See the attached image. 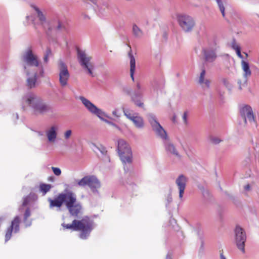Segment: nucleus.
I'll list each match as a JSON object with an SVG mask.
<instances>
[{
  "mask_svg": "<svg viewBox=\"0 0 259 259\" xmlns=\"http://www.w3.org/2000/svg\"><path fill=\"white\" fill-rule=\"evenodd\" d=\"M236 54H237V56L240 58L242 59L243 58V56L242 55V54L241 53V49H240V48H236Z\"/></svg>",
  "mask_w": 259,
  "mask_h": 259,
  "instance_id": "obj_38",
  "label": "nucleus"
},
{
  "mask_svg": "<svg viewBox=\"0 0 259 259\" xmlns=\"http://www.w3.org/2000/svg\"><path fill=\"white\" fill-rule=\"evenodd\" d=\"M220 259H226L223 252L220 254Z\"/></svg>",
  "mask_w": 259,
  "mask_h": 259,
  "instance_id": "obj_50",
  "label": "nucleus"
},
{
  "mask_svg": "<svg viewBox=\"0 0 259 259\" xmlns=\"http://www.w3.org/2000/svg\"><path fill=\"white\" fill-rule=\"evenodd\" d=\"M178 21L181 28L185 32H191L195 24L193 18L186 15H179L178 16Z\"/></svg>",
  "mask_w": 259,
  "mask_h": 259,
  "instance_id": "obj_12",
  "label": "nucleus"
},
{
  "mask_svg": "<svg viewBox=\"0 0 259 259\" xmlns=\"http://www.w3.org/2000/svg\"><path fill=\"white\" fill-rule=\"evenodd\" d=\"M72 135V131L68 130L64 133V138L65 140H68Z\"/></svg>",
  "mask_w": 259,
  "mask_h": 259,
  "instance_id": "obj_35",
  "label": "nucleus"
},
{
  "mask_svg": "<svg viewBox=\"0 0 259 259\" xmlns=\"http://www.w3.org/2000/svg\"><path fill=\"white\" fill-rule=\"evenodd\" d=\"M52 27L50 26L48 30H46V34L48 36L51 37L52 35Z\"/></svg>",
  "mask_w": 259,
  "mask_h": 259,
  "instance_id": "obj_42",
  "label": "nucleus"
},
{
  "mask_svg": "<svg viewBox=\"0 0 259 259\" xmlns=\"http://www.w3.org/2000/svg\"><path fill=\"white\" fill-rule=\"evenodd\" d=\"M175 118H176V116H174L173 117V118H172V120H173V121H175Z\"/></svg>",
  "mask_w": 259,
  "mask_h": 259,
  "instance_id": "obj_57",
  "label": "nucleus"
},
{
  "mask_svg": "<svg viewBox=\"0 0 259 259\" xmlns=\"http://www.w3.org/2000/svg\"><path fill=\"white\" fill-rule=\"evenodd\" d=\"M163 144L167 153L174 155L179 158H181V156L179 154L175 146L169 139H168L165 141H164Z\"/></svg>",
  "mask_w": 259,
  "mask_h": 259,
  "instance_id": "obj_18",
  "label": "nucleus"
},
{
  "mask_svg": "<svg viewBox=\"0 0 259 259\" xmlns=\"http://www.w3.org/2000/svg\"><path fill=\"white\" fill-rule=\"evenodd\" d=\"M210 140L211 142L214 144H218L222 141L218 137L213 136L210 137Z\"/></svg>",
  "mask_w": 259,
  "mask_h": 259,
  "instance_id": "obj_32",
  "label": "nucleus"
},
{
  "mask_svg": "<svg viewBox=\"0 0 259 259\" xmlns=\"http://www.w3.org/2000/svg\"><path fill=\"white\" fill-rule=\"evenodd\" d=\"M239 89L240 90H242L241 85H239Z\"/></svg>",
  "mask_w": 259,
  "mask_h": 259,
  "instance_id": "obj_55",
  "label": "nucleus"
},
{
  "mask_svg": "<svg viewBox=\"0 0 259 259\" xmlns=\"http://www.w3.org/2000/svg\"><path fill=\"white\" fill-rule=\"evenodd\" d=\"M203 241L202 240L201 241V247H203Z\"/></svg>",
  "mask_w": 259,
  "mask_h": 259,
  "instance_id": "obj_58",
  "label": "nucleus"
},
{
  "mask_svg": "<svg viewBox=\"0 0 259 259\" xmlns=\"http://www.w3.org/2000/svg\"><path fill=\"white\" fill-rule=\"evenodd\" d=\"M59 70V82L61 86L65 87L67 84L70 74L67 65L62 61L60 60L58 64Z\"/></svg>",
  "mask_w": 259,
  "mask_h": 259,
  "instance_id": "obj_14",
  "label": "nucleus"
},
{
  "mask_svg": "<svg viewBox=\"0 0 259 259\" xmlns=\"http://www.w3.org/2000/svg\"><path fill=\"white\" fill-rule=\"evenodd\" d=\"M52 186L50 184H41L39 186L40 190L44 193V195L49 192Z\"/></svg>",
  "mask_w": 259,
  "mask_h": 259,
  "instance_id": "obj_28",
  "label": "nucleus"
},
{
  "mask_svg": "<svg viewBox=\"0 0 259 259\" xmlns=\"http://www.w3.org/2000/svg\"><path fill=\"white\" fill-rule=\"evenodd\" d=\"M45 55L49 57H51L52 56V51L50 48H47L46 53H45Z\"/></svg>",
  "mask_w": 259,
  "mask_h": 259,
  "instance_id": "obj_39",
  "label": "nucleus"
},
{
  "mask_svg": "<svg viewBox=\"0 0 259 259\" xmlns=\"http://www.w3.org/2000/svg\"><path fill=\"white\" fill-rule=\"evenodd\" d=\"M237 83L239 84V85H241V80H240V79L238 80Z\"/></svg>",
  "mask_w": 259,
  "mask_h": 259,
  "instance_id": "obj_54",
  "label": "nucleus"
},
{
  "mask_svg": "<svg viewBox=\"0 0 259 259\" xmlns=\"http://www.w3.org/2000/svg\"><path fill=\"white\" fill-rule=\"evenodd\" d=\"M89 1L94 3H95V1H96V0H89Z\"/></svg>",
  "mask_w": 259,
  "mask_h": 259,
  "instance_id": "obj_56",
  "label": "nucleus"
},
{
  "mask_svg": "<svg viewBox=\"0 0 259 259\" xmlns=\"http://www.w3.org/2000/svg\"><path fill=\"white\" fill-rule=\"evenodd\" d=\"M79 99L81 101L82 103L84 105L87 110L92 114L96 115L101 120L105 122L107 124L111 125L119 130H120V128L115 123L112 121H110L107 119L104 118V117H108L107 114L101 109L98 108L96 105L92 103L90 101L85 98L80 96Z\"/></svg>",
  "mask_w": 259,
  "mask_h": 259,
  "instance_id": "obj_5",
  "label": "nucleus"
},
{
  "mask_svg": "<svg viewBox=\"0 0 259 259\" xmlns=\"http://www.w3.org/2000/svg\"><path fill=\"white\" fill-rule=\"evenodd\" d=\"M117 151L121 160L123 163H131L132 161V153L129 145L123 139L118 141Z\"/></svg>",
  "mask_w": 259,
  "mask_h": 259,
  "instance_id": "obj_7",
  "label": "nucleus"
},
{
  "mask_svg": "<svg viewBox=\"0 0 259 259\" xmlns=\"http://www.w3.org/2000/svg\"><path fill=\"white\" fill-rule=\"evenodd\" d=\"M32 8L35 11V15L36 17L38 18L40 23L41 24H44L46 21V18L45 15L42 13V12L40 10V9L34 5L31 6Z\"/></svg>",
  "mask_w": 259,
  "mask_h": 259,
  "instance_id": "obj_24",
  "label": "nucleus"
},
{
  "mask_svg": "<svg viewBox=\"0 0 259 259\" xmlns=\"http://www.w3.org/2000/svg\"><path fill=\"white\" fill-rule=\"evenodd\" d=\"M20 223V219L18 216L15 217L14 220L12 221L11 226L8 228L6 235H5V241L7 242L11 237L12 233L14 229V232L17 233L19 231V224Z\"/></svg>",
  "mask_w": 259,
  "mask_h": 259,
  "instance_id": "obj_16",
  "label": "nucleus"
},
{
  "mask_svg": "<svg viewBox=\"0 0 259 259\" xmlns=\"http://www.w3.org/2000/svg\"><path fill=\"white\" fill-rule=\"evenodd\" d=\"M235 241L238 249L243 253L245 252V243L246 241V234L243 228L236 226L234 229Z\"/></svg>",
  "mask_w": 259,
  "mask_h": 259,
  "instance_id": "obj_10",
  "label": "nucleus"
},
{
  "mask_svg": "<svg viewBox=\"0 0 259 259\" xmlns=\"http://www.w3.org/2000/svg\"><path fill=\"white\" fill-rule=\"evenodd\" d=\"M29 200L28 197L27 196V197H25L23 200L22 206H25L27 205L29 203Z\"/></svg>",
  "mask_w": 259,
  "mask_h": 259,
  "instance_id": "obj_41",
  "label": "nucleus"
},
{
  "mask_svg": "<svg viewBox=\"0 0 259 259\" xmlns=\"http://www.w3.org/2000/svg\"><path fill=\"white\" fill-rule=\"evenodd\" d=\"M202 195H203L204 198L206 200L208 201V200H210L211 196L208 190H204L202 191Z\"/></svg>",
  "mask_w": 259,
  "mask_h": 259,
  "instance_id": "obj_31",
  "label": "nucleus"
},
{
  "mask_svg": "<svg viewBox=\"0 0 259 259\" xmlns=\"http://www.w3.org/2000/svg\"><path fill=\"white\" fill-rule=\"evenodd\" d=\"M147 117L153 131L158 137L163 142L169 139L166 132L156 120V118L153 114H148Z\"/></svg>",
  "mask_w": 259,
  "mask_h": 259,
  "instance_id": "obj_8",
  "label": "nucleus"
},
{
  "mask_svg": "<svg viewBox=\"0 0 259 259\" xmlns=\"http://www.w3.org/2000/svg\"><path fill=\"white\" fill-rule=\"evenodd\" d=\"M222 81L224 86H225L228 89H230L231 88V85L228 81V80L226 78H223L222 79Z\"/></svg>",
  "mask_w": 259,
  "mask_h": 259,
  "instance_id": "obj_33",
  "label": "nucleus"
},
{
  "mask_svg": "<svg viewBox=\"0 0 259 259\" xmlns=\"http://www.w3.org/2000/svg\"><path fill=\"white\" fill-rule=\"evenodd\" d=\"M239 113L241 117L243 119L245 125L247 124V120H248L250 124H254L256 127L257 126L255 115L252 108L249 105H245L241 107Z\"/></svg>",
  "mask_w": 259,
  "mask_h": 259,
  "instance_id": "obj_11",
  "label": "nucleus"
},
{
  "mask_svg": "<svg viewBox=\"0 0 259 259\" xmlns=\"http://www.w3.org/2000/svg\"><path fill=\"white\" fill-rule=\"evenodd\" d=\"M58 21V25L56 27V29L57 30H65V25L59 20H57Z\"/></svg>",
  "mask_w": 259,
  "mask_h": 259,
  "instance_id": "obj_30",
  "label": "nucleus"
},
{
  "mask_svg": "<svg viewBox=\"0 0 259 259\" xmlns=\"http://www.w3.org/2000/svg\"><path fill=\"white\" fill-rule=\"evenodd\" d=\"M247 82V79H245V81H244V83H246Z\"/></svg>",
  "mask_w": 259,
  "mask_h": 259,
  "instance_id": "obj_59",
  "label": "nucleus"
},
{
  "mask_svg": "<svg viewBox=\"0 0 259 259\" xmlns=\"http://www.w3.org/2000/svg\"><path fill=\"white\" fill-rule=\"evenodd\" d=\"M5 220V217L1 216L0 217V224H1L2 222Z\"/></svg>",
  "mask_w": 259,
  "mask_h": 259,
  "instance_id": "obj_52",
  "label": "nucleus"
},
{
  "mask_svg": "<svg viewBox=\"0 0 259 259\" xmlns=\"http://www.w3.org/2000/svg\"><path fill=\"white\" fill-rule=\"evenodd\" d=\"M98 149L102 154H106L107 151L106 150V149L105 147H104L102 145H101L100 147H98Z\"/></svg>",
  "mask_w": 259,
  "mask_h": 259,
  "instance_id": "obj_37",
  "label": "nucleus"
},
{
  "mask_svg": "<svg viewBox=\"0 0 259 259\" xmlns=\"http://www.w3.org/2000/svg\"><path fill=\"white\" fill-rule=\"evenodd\" d=\"M42 134L40 133H39V135H42Z\"/></svg>",
  "mask_w": 259,
  "mask_h": 259,
  "instance_id": "obj_63",
  "label": "nucleus"
},
{
  "mask_svg": "<svg viewBox=\"0 0 259 259\" xmlns=\"http://www.w3.org/2000/svg\"><path fill=\"white\" fill-rule=\"evenodd\" d=\"M245 55H246V56H248V55H247V53H245Z\"/></svg>",
  "mask_w": 259,
  "mask_h": 259,
  "instance_id": "obj_61",
  "label": "nucleus"
},
{
  "mask_svg": "<svg viewBox=\"0 0 259 259\" xmlns=\"http://www.w3.org/2000/svg\"><path fill=\"white\" fill-rule=\"evenodd\" d=\"M21 60L23 63L24 71L26 75H29L31 71H34L33 67H38L39 62L37 56L35 55L31 49H27L22 54Z\"/></svg>",
  "mask_w": 259,
  "mask_h": 259,
  "instance_id": "obj_4",
  "label": "nucleus"
},
{
  "mask_svg": "<svg viewBox=\"0 0 259 259\" xmlns=\"http://www.w3.org/2000/svg\"><path fill=\"white\" fill-rule=\"evenodd\" d=\"M17 118H18V115L17 114Z\"/></svg>",
  "mask_w": 259,
  "mask_h": 259,
  "instance_id": "obj_62",
  "label": "nucleus"
},
{
  "mask_svg": "<svg viewBox=\"0 0 259 259\" xmlns=\"http://www.w3.org/2000/svg\"><path fill=\"white\" fill-rule=\"evenodd\" d=\"M205 74L206 71L204 68H203L199 77L198 83L203 89H209L210 88V81L208 79L205 78Z\"/></svg>",
  "mask_w": 259,
  "mask_h": 259,
  "instance_id": "obj_21",
  "label": "nucleus"
},
{
  "mask_svg": "<svg viewBox=\"0 0 259 259\" xmlns=\"http://www.w3.org/2000/svg\"><path fill=\"white\" fill-rule=\"evenodd\" d=\"M124 115L127 118L133 121L135 126L139 129L144 127V122L143 118L138 115L137 113H132L129 109L122 108Z\"/></svg>",
  "mask_w": 259,
  "mask_h": 259,
  "instance_id": "obj_13",
  "label": "nucleus"
},
{
  "mask_svg": "<svg viewBox=\"0 0 259 259\" xmlns=\"http://www.w3.org/2000/svg\"><path fill=\"white\" fill-rule=\"evenodd\" d=\"M23 102L31 108L35 115H44L52 110L49 104L33 93H29L23 97Z\"/></svg>",
  "mask_w": 259,
  "mask_h": 259,
  "instance_id": "obj_2",
  "label": "nucleus"
},
{
  "mask_svg": "<svg viewBox=\"0 0 259 259\" xmlns=\"http://www.w3.org/2000/svg\"><path fill=\"white\" fill-rule=\"evenodd\" d=\"M166 259H172L171 256L169 254H167L166 256Z\"/></svg>",
  "mask_w": 259,
  "mask_h": 259,
  "instance_id": "obj_53",
  "label": "nucleus"
},
{
  "mask_svg": "<svg viewBox=\"0 0 259 259\" xmlns=\"http://www.w3.org/2000/svg\"><path fill=\"white\" fill-rule=\"evenodd\" d=\"M126 93L128 95H130L131 96V95H132L131 94V91L130 89H127L126 90H125Z\"/></svg>",
  "mask_w": 259,
  "mask_h": 259,
  "instance_id": "obj_47",
  "label": "nucleus"
},
{
  "mask_svg": "<svg viewBox=\"0 0 259 259\" xmlns=\"http://www.w3.org/2000/svg\"><path fill=\"white\" fill-rule=\"evenodd\" d=\"M132 33L134 36L138 39L141 38L144 35L143 31L136 24H133Z\"/></svg>",
  "mask_w": 259,
  "mask_h": 259,
  "instance_id": "obj_26",
  "label": "nucleus"
},
{
  "mask_svg": "<svg viewBox=\"0 0 259 259\" xmlns=\"http://www.w3.org/2000/svg\"><path fill=\"white\" fill-rule=\"evenodd\" d=\"M143 98V94L142 91L135 90L133 94L131 95V100L134 104L139 107H143L144 103L142 102L141 99Z\"/></svg>",
  "mask_w": 259,
  "mask_h": 259,
  "instance_id": "obj_19",
  "label": "nucleus"
},
{
  "mask_svg": "<svg viewBox=\"0 0 259 259\" xmlns=\"http://www.w3.org/2000/svg\"><path fill=\"white\" fill-rule=\"evenodd\" d=\"M136 90L141 91V86L140 82H138L136 84Z\"/></svg>",
  "mask_w": 259,
  "mask_h": 259,
  "instance_id": "obj_46",
  "label": "nucleus"
},
{
  "mask_svg": "<svg viewBox=\"0 0 259 259\" xmlns=\"http://www.w3.org/2000/svg\"><path fill=\"white\" fill-rule=\"evenodd\" d=\"M244 190L246 192L250 191L251 190L250 185L249 184H248L246 185L245 186H244Z\"/></svg>",
  "mask_w": 259,
  "mask_h": 259,
  "instance_id": "obj_44",
  "label": "nucleus"
},
{
  "mask_svg": "<svg viewBox=\"0 0 259 259\" xmlns=\"http://www.w3.org/2000/svg\"><path fill=\"white\" fill-rule=\"evenodd\" d=\"M250 162V158L249 157L246 158V159L245 160V162H246L245 164L249 163Z\"/></svg>",
  "mask_w": 259,
  "mask_h": 259,
  "instance_id": "obj_49",
  "label": "nucleus"
},
{
  "mask_svg": "<svg viewBox=\"0 0 259 259\" xmlns=\"http://www.w3.org/2000/svg\"><path fill=\"white\" fill-rule=\"evenodd\" d=\"M58 127L56 125L52 126L46 132V135L48 141L50 142H54L57 136Z\"/></svg>",
  "mask_w": 259,
  "mask_h": 259,
  "instance_id": "obj_23",
  "label": "nucleus"
},
{
  "mask_svg": "<svg viewBox=\"0 0 259 259\" xmlns=\"http://www.w3.org/2000/svg\"><path fill=\"white\" fill-rule=\"evenodd\" d=\"M52 169L54 174L57 176H59L61 174V170L58 167H52Z\"/></svg>",
  "mask_w": 259,
  "mask_h": 259,
  "instance_id": "obj_34",
  "label": "nucleus"
},
{
  "mask_svg": "<svg viewBox=\"0 0 259 259\" xmlns=\"http://www.w3.org/2000/svg\"><path fill=\"white\" fill-rule=\"evenodd\" d=\"M38 67H39V75L40 76L42 77L44 76V73L43 67L42 65H39V66H38Z\"/></svg>",
  "mask_w": 259,
  "mask_h": 259,
  "instance_id": "obj_40",
  "label": "nucleus"
},
{
  "mask_svg": "<svg viewBox=\"0 0 259 259\" xmlns=\"http://www.w3.org/2000/svg\"><path fill=\"white\" fill-rule=\"evenodd\" d=\"M217 3L218 4V5L220 8V10L221 12V13L223 16V17H225V7L223 5V2L222 0H216Z\"/></svg>",
  "mask_w": 259,
  "mask_h": 259,
  "instance_id": "obj_29",
  "label": "nucleus"
},
{
  "mask_svg": "<svg viewBox=\"0 0 259 259\" xmlns=\"http://www.w3.org/2000/svg\"><path fill=\"white\" fill-rule=\"evenodd\" d=\"M188 178L184 175L181 174L176 180V184L179 192V198L182 199L186 189V184L188 181Z\"/></svg>",
  "mask_w": 259,
  "mask_h": 259,
  "instance_id": "obj_15",
  "label": "nucleus"
},
{
  "mask_svg": "<svg viewBox=\"0 0 259 259\" xmlns=\"http://www.w3.org/2000/svg\"><path fill=\"white\" fill-rule=\"evenodd\" d=\"M167 201L168 203H170L172 201V197L170 195H169L167 197Z\"/></svg>",
  "mask_w": 259,
  "mask_h": 259,
  "instance_id": "obj_48",
  "label": "nucleus"
},
{
  "mask_svg": "<svg viewBox=\"0 0 259 259\" xmlns=\"http://www.w3.org/2000/svg\"><path fill=\"white\" fill-rule=\"evenodd\" d=\"M77 59L82 68L88 72V73L94 76L93 70L94 69V65L91 61L92 58L88 55L84 51L77 49Z\"/></svg>",
  "mask_w": 259,
  "mask_h": 259,
  "instance_id": "obj_6",
  "label": "nucleus"
},
{
  "mask_svg": "<svg viewBox=\"0 0 259 259\" xmlns=\"http://www.w3.org/2000/svg\"><path fill=\"white\" fill-rule=\"evenodd\" d=\"M203 53L205 61L207 62H213L217 58L216 50L214 49H203Z\"/></svg>",
  "mask_w": 259,
  "mask_h": 259,
  "instance_id": "obj_17",
  "label": "nucleus"
},
{
  "mask_svg": "<svg viewBox=\"0 0 259 259\" xmlns=\"http://www.w3.org/2000/svg\"><path fill=\"white\" fill-rule=\"evenodd\" d=\"M37 72L36 71H31V74L26 79V85L28 88L32 89L35 87L37 82Z\"/></svg>",
  "mask_w": 259,
  "mask_h": 259,
  "instance_id": "obj_20",
  "label": "nucleus"
},
{
  "mask_svg": "<svg viewBox=\"0 0 259 259\" xmlns=\"http://www.w3.org/2000/svg\"><path fill=\"white\" fill-rule=\"evenodd\" d=\"M49 56L44 55V62L45 63H47L49 61Z\"/></svg>",
  "mask_w": 259,
  "mask_h": 259,
  "instance_id": "obj_45",
  "label": "nucleus"
},
{
  "mask_svg": "<svg viewBox=\"0 0 259 259\" xmlns=\"http://www.w3.org/2000/svg\"><path fill=\"white\" fill-rule=\"evenodd\" d=\"M48 201L50 208L56 207L57 211L61 210V207L65 204L70 215L75 219L80 218L82 213V206L80 202L77 201L76 194L67 189L53 199L48 198Z\"/></svg>",
  "mask_w": 259,
  "mask_h": 259,
  "instance_id": "obj_1",
  "label": "nucleus"
},
{
  "mask_svg": "<svg viewBox=\"0 0 259 259\" xmlns=\"http://www.w3.org/2000/svg\"><path fill=\"white\" fill-rule=\"evenodd\" d=\"M30 215L31 213L30 209L29 208H27L26 209L24 215V222L25 223V226L26 227L30 226L31 225V223L30 222H29L27 221V219L30 216Z\"/></svg>",
  "mask_w": 259,
  "mask_h": 259,
  "instance_id": "obj_27",
  "label": "nucleus"
},
{
  "mask_svg": "<svg viewBox=\"0 0 259 259\" xmlns=\"http://www.w3.org/2000/svg\"><path fill=\"white\" fill-rule=\"evenodd\" d=\"M187 117H188V112L185 111L184 113L183 116H182L183 122H184V124H188Z\"/></svg>",
  "mask_w": 259,
  "mask_h": 259,
  "instance_id": "obj_36",
  "label": "nucleus"
},
{
  "mask_svg": "<svg viewBox=\"0 0 259 259\" xmlns=\"http://www.w3.org/2000/svg\"><path fill=\"white\" fill-rule=\"evenodd\" d=\"M232 48L235 50V51H236V48H240L239 46H238L236 44V42H235V40L234 39L233 42H232Z\"/></svg>",
  "mask_w": 259,
  "mask_h": 259,
  "instance_id": "obj_43",
  "label": "nucleus"
},
{
  "mask_svg": "<svg viewBox=\"0 0 259 259\" xmlns=\"http://www.w3.org/2000/svg\"><path fill=\"white\" fill-rule=\"evenodd\" d=\"M62 226L67 229L80 231L79 237L82 239H86L94 228V222L89 217L85 216L81 220H74L71 224L63 223Z\"/></svg>",
  "mask_w": 259,
  "mask_h": 259,
  "instance_id": "obj_3",
  "label": "nucleus"
},
{
  "mask_svg": "<svg viewBox=\"0 0 259 259\" xmlns=\"http://www.w3.org/2000/svg\"><path fill=\"white\" fill-rule=\"evenodd\" d=\"M29 17V16H26V19H28Z\"/></svg>",
  "mask_w": 259,
  "mask_h": 259,
  "instance_id": "obj_60",
  "label": "nucleus"
},
{
  "mask_svg": "<svg viewBox=\"0 0 259 259\" xmlns=\"http://www.w3.org/2000/svg\"><path fill=\"white\" fill-rule=\"evenodd\" d=\"M77 185L82 187L88 186L93 193H97V189L101 187L100 181L93 175L84 177L78 181Z\"/></svg>",
  "mask_w": 259,
  "mask_h": 259,
  "instance_id": "obj_9",
  "label": "nucleus"
},
{
  "mask_svg": "<svg viewBox=\"0 0 259 259\" xmlns=\"http://www.w3.org/2000/svg\"><path fill=\"white\" fill-rule=\"evenodd\" d=\"M241 66L244 72L243 76L247 78L251 75V71L250 69L249 63L244 60L241 61Z\"/></svg>",
  "mask_w": 259,
  "mask_h": 259,
  "instance_id": "obj_25",
  "label": "nucleus"
},
{
  "mask_svg": "<svg viewBox=\"0 0 259 259\" xmlns=\"http://www.w3.org/2000/svg\"><path fill=\"white\" fill-rule=\"evenodd\" d=\"M112 114L116 117H118L117 115V111L116 110L112 112Z\"/></svg>",
  "mask_w": 259,
  "mask_h": 259,
  "instance_id": "obj_51",
  "label": "nucleus"
},
{
  "mask_svg": "<svg viewBox=\"0 0 259 259\" xmlns=\"http://www.w3.org/2000/svg\"><path fill=\"white\" fill-rule=\"evenodd\" d=\"M130 48V51L128 53V56L130 58V75L133 80L134 81V73L136 69V60L134 56L132 54V50L130 45H127Z\"/></svg>",
  "mask_w": 259,
  "mask_h": 259,
  "instance_id": "obj_22",
  "label": "nucleus"
}]
</instances>
